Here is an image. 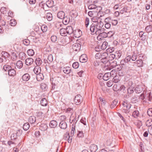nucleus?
Returning a JSON list of instances; mask_svg holds the SVG:
<instances>
[{"label":"nucleus","mask_w":152,"mask_h":152,"mask_svg":"<svg viewBox=\"0 0 152 152\" xmlns=\"http://www.w3.org/2000/svg\"><path fill=\"white\" fill-rule=\"evenodd\" d=\"M123 107L122 108V111L123 113H128L130 112L131 105L126 102H124L122 104Z\"/></svg>","instance_id":"nucleus-1"},{"label":"nucleus","mask_w":152,"mask_h":152,"mask_svg":"<svg viewBox=\"0 0 152 152\" xmlns=\"http://www.w3.org/2000/svg\"><path fill=\"white\" fill-rule=\"evenodd\" d=\"M83 101V97L80 95H77L75 97L74 102L75 104L78 105L80 104Z\"/></svg>","instance_id":"nucleus-2"},{"label":"nucleus","mask_w":152,"mask_h":152,"mask_svg":"<svg viewBox=\"0 0 152 152\" xmlns=\"http://www.w3.org/2000/svg\"><path fill=\"white\" fill-rule=\"evenodd\" d=\"M73 33L75 37L79 38L80 37L81 35L82 32L80 30L77 29L74 31Z\"/></svg>","instance_id":"nucleus-3"},{"label":"nucleus","mask_w":152,"mask_h":152,"mask_svg":"<svg viewBox=\"0 0 152 152\" xmlns=\"http://www.w3.org/2000/svg\"><path fill=\"white\" fill-rule=\"evenodd\" d=\"M80 47L81 45L80 44L76 43L73 45L72 48L75 51H77L80 49Z\"/></svg>","instance_id":"nucleus-4"},{"label":"nucleus","mask_w":152,"mask_h":152,"mask_svg":"<svg viewBox=\"0 0 152 152\" xmlns=\"http://www.w3.org/2000/svg\"><path fill=\"white\" fill-rule=\"evenodd\" d=\"M107 36V33L106 32H104L103 31L101 33L100 35H98L97 36V38L98 40H100L102 39V38L106 37Z\"/></svg>","instance_id":"nucleus-5"},{"label":"nucleus","mask_w":152,"mask_h":152,"mask_svg":"<svg viewBox=\"0 0 152 152\" xmlns=\"http://www.w3.org/2000/svg\"><path fill=\"white\" fill-rule=\"evenodd\" d=\"M90 30L91 32V34L92 35L95 34V31L98 29V28L96 27L95 25L93 24H92L90 27Z\"/></svg>","instance_id":"nucleus-6"},{"label":"nucleus","mask_w":152,"mask_h":152,"mask_svg":"<svg viewBox=\"0 0 152 152\" xmlns=\"http://www.w3.org/2000/svg\"><path fill=\"white\" fill-rule=\"evenodd\" d=\"M59 126L62 129H65L67 127L66 123L65 121H61L59 124Z\"/></svg>","instance_id":"nucleus-7"},{"label":"nucleus","mask_w":152,"mask_h":152,"mask_svg":"<svg viewBox=\"0 0 152 152\" xmlns=\"http://www.w3.org/2000/svg\"><path fill=\"white\" fill-rule=\"evenodd\" d=\"M80 61L82 63L85 62L87 61V58L85 54H83L80 57Z\"/></svg>","instance_id":"nucleus-8"},{"label":"nucleus","mask_w":152,"mask_h":152,"mask_svg":"<svg viewBox=\"0 0 152 152\" xmlns=\"http://www.w3.org/2000/svg\"><path fill=\"white\" fill-rule=\"evenodd\" d=\"M30 77L29 74L26 73L22 76V78L23 81H27L29 80Z\"/></svg>","instance_id":"nucleus-9"},{"label":"nucleus","mask_w":152,"mask_h":152,"mask_svg":"<svg viewBox=\"0 0 152 152\" xmlns=\"http://www.w3.org/2000/svg\"><path fill=\"white\" fill-rule=\"evenodd\" d=\"M66 29L67 34H69L72 33L74 31L72 27L71 26H67Z\"/></svg>","instance_id":"nucleus-10"},{"label":"nucleus","mask_w":152,"mask_h":152,"mask_svg":"<svg viewBox=\"0 0 152 152\" xmlns=\"http://www.w3.org/2000/svg\"><path fill=\"white\" fill-rule=\"evenodd\" d=\"M33 59L31 58H29L26 60L25 64L27 65H30L33 63Z\"/></svg>","instance_id":"nucleus-11"},{"label":"nucleus","mask_w":152,"mask_h":152,"mask_svg":"<svg viewBox=\"0 0 152 152\" xmlns=\"http://www.w3.org/2000/svg\"><path fill=\"white\" fill-rule=\"evenodd\" d=\"M58 123L56 121H51L49 124L50 126L52 128H55L57 126Z\"/></svg>","instance_id":"nucleus-12"},{"label":"nucleus","mask_w":152,"mask_h":152,"mask_svg":"<svg viewBox=\"0 0 152 152\" xmlns=\"http://www.w3.org/2000/svg\"><path fill=\"white\" fill-rule=\"evenodd\" d=\"M90 149L91 152H95L98 149L97 145H91L90 147Z\"/></svg>","instance_id":"nucleus-13"},{"label":"nucleus","mask_w":152,"mask_h":152,"mask_svg":"<svg viewBox=\"0 0 152 152\" xmlns=\"http://www.w3.org/2000/svg\"><path fill=\"white\" fill-rule=\"evenodd\" d=\"M57 15L59 18L63 19L65 17V13L63 11H60L58 12Z\"/></svg>","instance_id":"nucleus-14"},{"label":"nucleus","mask_w":152,"mask_h":152,"mask_svg":"<svg viewBox=\"0 0 152 152\" xmlns=\"http://www.w3.org/2000/svg\"><path fill=\"white\" fill-rule=\"evenodd\" d=\"M34 72L36 74L40 73L41 72V68L39 66H35L34 69Z\"/></svg>","instance_id":"nucleus-15"},{"label":"nucleus","mask_w":152,"mask_h":152,"mask_svg":"<svg viewBox=\"0 0 152 152\" xmlns=\"http://www.w3.org/2000/svg\"><path fill=\"white\" fill-rule=\"evenodd\" d=\"M139 37L141 38V40L143 41L145 40L146 38L145 33L142 31H141L139 32Z\"/></svg>","instance_id":"nucleus-16"},{"label":"nucleus","mask_w":152,"mask_h":152,"mask_svg":"<svg viewBox=\"0 0 152 152\" xmlns=\"http://www.w3.org/2000/svg\"><path fill=\"white\" fill-rule=\"evenodd\" d=\"M36 79L38 81H40L44 79V76L42 73L41 72L37 74Z\"/></svg>","instance_id":"nucleus-17"},{"label":"nucleus","mask_w":152,"mask_h":152,"mask_svg":"<svg viewBox=\"0 0 152 152\" xmlns=\"http://www.w3.org/2000/svg\"><path fill=\"white\" fill-rule=\"evenodd\" d=\"M16 74V71L14 69H11L9 70L8 75L10 76L13 77Z\"/></svg>","instance_id":"nucleus-18"},{"label":"nucleus","mask_w":152,"mask_h":152,"mask_svg":"<svg viewBox=\"0 0 152 152\" xmlns=\"http://www.w3.org/2000/svg\"><path fill=\"white\" fill-rule=\"evenodd\" d=\"M63 72L65 74H69L71 71V69L69 67H64L63 69Z\"/></svg>","instance_id":"nucleus-19"},{"label":"nucleus","mask_w":152,"mask_h":152,"mask_svg":"<svg viewBox=\"0 0 152 152\" xmlns=\"http://www.w3.org/2000/svg\"><path fill=\"white\" fill-rule=\"evenodd\" d=\"M39 129L42 131L46 130L48 129V126L46 124H42L39 126Z\"/></svg>","instance_id":"nucleus-20"},{"label":"nucleus","mask_w":152,"mask_h":152,"mask_svg":"<svg viewBox=\"0 0 152 152\" xmlns=\"http://www.w3.org/2000/svg\"><path fill=\"white\" fill-rule=\"evenodd\" d=\"M60 33L61 35L63 36H65L67 34L66 29L63 28L60 29Z\"/></svg>","instance_id":"nucleus-21"},{"label":"nucleus","mask_w":152,"mask_h":152,"mask_svg":"<svg viewBox=\"0 0 152 152\" xmlns=\"http://www.w3.org/2000/svg\"><path fill=\"white\" fill-rule=\"evenodd\" d=\"M36 118L34 116L30 117L28 119V121L31 124L34 123L36 121Z\"/></svg>","instance_id":"nucleus-22"},{"label":"nucleus","mask_w":152,"mask_h":152,"mask_svg":"<svg viewBox=\"0 0 152 152\" xmlns=\"http://www.w3.org/2000/svg\"><path fill=\"white\" fill-rule=\"evenodd\" d=\"M47 6L49 7H51L53 5V1L51 0H49L46 2Z\"/></svg>","instance_id":"nucleus-23"},{"label":"nucleus","mask_w":152,"mask_h":152,"mask_svg":"<svg viewBox=\"0 0 152 152\" xmlns=\"http://www.w3.org/2000/svg\"><path fill=\"white\" fill-rule=\"evenodd\" d=\"M72 136H70L69 134H66V136L65 137V139L68 140L69 143H71L72 141Z\"/></svg>","instance_id":"nucleus-24"},{"label":"nucleus","mask_w":152,"mask_h":152,"mask_svg":"<svg viewBox=\"0 0 152 152\" xmlns=\"http://www.w3.org/2000/svg\"><path fill=\"white\" fill-rule=\"evenodd\" d=\"M142 90V88L141 86H137L135 89L136 93L137 94L140 93Z\"/></svg>","instance_id":"nucleus-25"},{"label":"nucleus","mask_w":152,"mask_h":152,"mask_svg":"<svg viewBox=\"0 0 152 152\" xmlns=\"http://www.w3.org/2000/svg\"><path fill=\"white\" fill-rule=\"evenodd\" d=\"M34 62L37 66H39L42 63V60L39 58H36Z\"/></svg>","instance_id":"nucleus-26"},{"label":"nucleus","mask_w":152,"mask_h":152,"mask_svg":"<svg viewBox=\"0 0 152 152\" xmlns=\"http://www.w3.org/2000/svg\"><path fill=\"white\" fill-rule=\"evenodd\" d=\"M103 25L104 24L103 22H102L100 20L98 21L97 23L96 24V27L97 28L99 27V28H102L103 26Z\"/></svg>","instance_id":"nucleus-27"},{"label":"nucleus","mask_w":152,"mask_h":152,"mask_svg":"<svg viewBox=\"0 0 152 152\" xmlns=\"http://www.w3.org/2000/svg\"><path fill=\"white\" fill-rule=\"evenodd\" d=\"M110 77L109 72L106 73L103 76V79L104 80H107L109 79Z\"/></svg>","instance_id":"nucleus-28"},{"label":"nucleus","mask_w":152,"mask_h":152,"mask_svg":"<svg viewBox=\"0 0 152 152\" xmlns=\"http://www.w3.org/2000/svg\"><path fill=\"white\" fill-rule=\"evenodd\" d=\"M59 78L58 77H55L53 79L52 81V84H53L54 85L56 86L59 83Z\"/></svg>","instance_id":"nucleus-29"},{"label":"nucleus","mask_w":152,"mask_h":152,"mask_svg":"<svg viewBox=\"0 0 152 152\" xmlns=\"http://www.w3.org/2000/svg\"><path fill=\"white\" fill-rule=\"evenodd\" d=\"M63 23L64 25H67L69 22V19L67 18V17H66L63 18Z\"/></svg>","instance_id":"nucleus-30"},{"label":"nucleus","mask_w":152,"mask_h":152,"mask_svg":"<svg viewBox=\"0 0 152 152\" xmlns=\"http://www.w3.org/2000/svg\"><path fill=\"white\" fill-rule=\"evenodd\" d=\"M118 101L116 100H115L113 101L111 104L110 105V107L111 108H113L114 107H115L117 104Z\"/></svg>","instance_id":"nucleus-31"},{"label":"nucleus","mask_w":152,"mask_h":152,"mask_svg":"<svg viewBox=\"0 0 152 152\" xmlns=\"http://www.w3.org/2000/svg\"><path fill=\"white\" fill-rule=\"evenodd\" d=\"M48 104V102L46 99L44 98L42 99L41 101V105L43 106H46Z\"/></svg>","instance_id":"nucleus-32"},{"label":"nucleus","mask_w":152,"mask_h":152,"mask_svg":"<svg viewBox=\"0 0 152 152\" xmlns=\"http://www.w3.org/2000/svg\"><path fill=\"white\" fill-rule=\"evenodd\" d=\"M16 65L17 67L19 69L21 68L23 65L22 62L21 61H18L16 63Z\"/></svg>","instance_id":"nucleus-33"},{"label":"nucleus","mask_w":152,"mask_h":152,"mask_svg":"<svg viewBox=\"0 0 152 152\" xmlns=\"http://www.w3.org/2000/svg\"><path fill=\"white\" fill-rule=\"evenodd\" d=\"M103 31V30L102 29L99 28H98V29H97L96 31H95V34L96 35H100L101 33Z\"/></svg>","instance_id":"nucleus-34"},{"label":"nucleus","mask_w":152,"mask_h":152,"mask_svg":"<svg viewBox=\"0 0 152 152\" xmlns=\"http://www.w3.org/2000/svg\"><path fill=\"white\" fill-rule=\"evenodd\" d=\"M40 87L42 90L45 91L48 88V87L47 85L44 83H41L40 85Z\"/></svg>","instance_id":"nucleus-35"},{"label":"nucleus","mask_w":152,"mask_h":152,"mask_svg":"<svg viewBox=\"0 0 152 152\" xmlns=\"http://www.w3.org/2000/svg\"><path fill=\"white\" fill-rule=\"evenodd\" d=\"M139 112L137 110L134 111L132 113V115L135 118H137L138 116H139Z\"/></svg>","instance_id":"nucleus-36"},{"label":"nucleus","mask_w":152,"mask_h":152,"mask_svg":"<svg viewBox=\"0 0 152 152\" xmlns=\"http://www.w3.org/2000/svg\"><path fill=\"white\" fill-rule=\"evenodd\" d=\"M18 132H20L19 130H18L16 133H13L11 136V140H14L16 139L17 138L18 135L17 134V133L18 134Z\"/></svg>","instance_id":"nucleus-37"},{"label":"nucleus","mask_w":152,"mask_h":152,"mask_svg":"<svg viewBox=\"0 0 152 152\" xmlns=\"http://www.w3.org/2000/svg\"><path fill=\"white\" fill-rule=\"evenodd\" d=\"M126 86L129 87H134V85H133V82L131 81H129L126 84Z\"/></svg>","instance_id":"nucleus-38"},{"label":"nucleus","mask_w":152,"mask_h":152,"mask_svg":"<svg viewBox=\"0 0 152 152\" xmlns=\"http://www.w3.org/2000/svg\"><path fill=\"white\" fill-rule=\"evenodd\" d=\"M30 127V125L28 123H25L23 126V129L25 130H28Z\"/></svg>","instance_id":"nucleus-39"},{"label":"nucleus","mask_w":152,"mask_h":152,"mask_svg":"<svg viewBox=\"0 0 152 152\" xmlns=\"http://www.w3.org/2000/svg\"><path fill=\"white\" fill-rule=\"evenodd\" d=\"M75 125L72 124V129L70 133V135L71 136H73L74 135L75 132Z\"/></svg>","instance_id":"nucleus-40"},{"label":"nucleus","mask_w":152,"mask_h":152,"mask_svg":"<svg viewBox=\"0 0 152 152\" xmlns=\"http://www.w3.org/2000/svg\"><path fill=\"white\" fill-rule=\"evenodd\" d=\"M146 124L148 126H151L152 125V119H150L147 120L146 122Z\"/></svg>","instance_id":"nucleus-41"},{"label":"nucleus","mask_w":152,"mask_h":152,"mask_svg":"<svg viewBox=\"0 0 152 152\" xmlns=\"http://www.w3.org/2000/svg\"><path fill=\"white\" fill-rule=\"evenodd\" d=\"M47 18L48 21H50L52 19V15L50 13H48L47 14Z\"/></svg>","instance_id":"nucleus-42"},{"label":"nucleus","mask_w":152,"mask_h":152,"mask_svg":"<svg viewBox=\"0 0 152 152\" xmlns=\"http://www.w3.org/2000/svg\"><path fill=\"white\" fill-rule=\"evenodd\" d=\"M27 53L30 56H33L34 53V50L31 49H30L28 50Z\"/></svg>","instance_id":"nucleus-43"},{"label":"nucleus","mask_w":152,"mask_h":152,"mask_svg":"<svg viewBox=\"0 0 152 152\" xmlns=\"http://www.w3.org/2000/svg\"><path fill=\"white\" fill-rule=\"evenodd\" d=\"M53 60V56L52 54H50L48 55V61L47 62L49 63L50 62H51Z\"/></svg>","instance_id":"nucleus-44"},{"label":"nucleus","mask_w":152,"mask_h":152,"mask_svg":"<svg viewBox=\"0 0 152 152\" xmlns=\"http://www.w3.org/2000/svg\"><path fill=\"white\" fill-rule=\"evenodd\" d=\"M108 46V43L107 42H104L103 43L101 48L102 49L104 50L107 48Z\"/></svg>","instance_id":"nucleus-45"},{"label":"nucleus","mask_w":152,"mask_h":152,"mask_svg":"<svg viewBox=\"0 0 152 152\" xmlns=\"http://www.w3.org/2000/svg\"><path fill=\"white\" fill-rule=\"evenodd\" d=\"M113 90L115 91H117L120 90V86L117 84H114L113 87Z\"/></svg>","instance_id":"nucleus-46"},{"label":"nucleus","mask_w":152,"mask_h":152,"mask_svg":"<svg viewBox=\"0 0 152 152\" xmlns=\"http://www.w3.org/2000/svg\"><path fill=\"white\" fill-rule=\"evenodd\" d=\"M78 133L77 134V136L79 137H82L84 136V134L82 131L79 130L78 131Z\"/></svg>","instance_id":"nucleus-47"},{"label":"nucleus","mask_w":152,"mask_h":152,"mask_svg":"<svg viewBox=\"0 0 152 152\" xmlns=\"http://www.w3.org/2000/svg\"><path fill=\"white\" fill-rule=\"evenodd\" d=\"M17 23V22L14 19H11L10 22V24L12 26H15Z\"/></svg>","instance_id":"nucleus-48"},{"label":"nucleus","mask_w":152,"mask_h":152,"mask_svg":"<svg viewBox=\"0 0 152 152\" xmlns=\"http://www.w3.org/2000/svg\"><path fill=\"white\" fill-rule=\"evenodd\" d=\"M1 54L2 56L5 58L8 57L9 56V55L8 53L5 52H2Z\"/></svg>","instance_id":"nucleus-49"},{"label":"nucleus","mask_w":152,"mask_h":152,"mask_svg":"<svg viewBox=\"0 0 152 152\" xmlns=\"http://www.w3.org/2000/svg\"><path fill=\"white\" fill-rule=\"evenodd\" d=\"M136 125H137V127L138 128H140V127L142 126V124L141 121L139 120H137L135 122Z\"/></svg>","instance_id":"nucleus-50"},{"label":"nucleus","mask_w":152,"mask_h":152,"mask_svg":"<svg viewBox=\"0 0 152 152\" xmlns=\"http://www.w3.org/2000/svg\"><path fill=\"white\" fill-rule=\"evenodd\" d=\"M145 31L147 32H149L152 30V27L151 25H149L145 28Z\"/></svg>","instance_id":"nucleus-51"},{"label":"nucleus","mask_w":152,"mask_h":152,"mask_svg":"<svg viewBox=\"0 0 152 152\" xmlns=\"http://www.w3.org/2000/svg\"><path fill=\"white\" fill-rule=\"evenodd\" d=\"M101 59L106 58L108 56V54L107 53H101Z\"/></svg>","instance_id":"nucleus-52"},{"label":"nucleus","mask_w":152,"mask_h":152,"mask_svg":"<svg viewBox=\"0 0 152 152\" xmlns=\"http://www.w3.org/2000/svg\"><path fill=\"white\" fill-rule=\"evenodd\" d=\"M47 28H47V26H46L45 25H42L41 26V30H42V31L43 32H46L47 31Z\"/></svg>","instance_id":"nucleus-53"},{"label":"nucleus","mask_w":152,"mask_h":152,"mask_svg":"<svg viewBox=\"0 0 152 152\" xmlns=\"http://www.w3.org/2000/svg\"><path fill=\"white\" fill-rule=\"evenodd\" d=\"M136 64L138 66L140 67L143 65L142 61L140 60H138L136 61Z\"/></svg>","instance_id":"nucleus-54"},{"label":"nucleus","mask_w":152,"mask_h":152,"mask_svg":"<svg viewBox=\"0 0 152 152\" xmlns=\"http://www.w3.org/2000/svg\"><path fill=\"white\" fill-rule=\"evenodd\" d=\"M134 87H129L127 89V93L128 94H131L133 93L134 90L133 88Z\"/></svg>","instance_id":"nucleus-55"},{"label":"nucleus","mask_w":152,"mask_h":152,"mask_svg":"<svg viewBox=\"0 0 152 152\" xmlns=\"http://www.w3.org/2000/svg\"><path fill=\"white\" fill-rule=\"evenodd\" d=\"M119 77L118 76H115L113 79V82L115 83H117L119 81Z\"/></svg>","instance_id":"nucleus-56"},{"label":"nucleus","mask_w":152,"mask_h":152,"mask_svg":"<svg viewBox=\"0 0 152 152\" xmlns=\"http://www.w3.org/2000/svg\"><path fill=\"white\" fill-rule=\"evenodd\" d=\"M79 66V64L78 62H74L72 64V67L75 69L77 68Z\"/></svg>","instance_id":"nucleus-57"},{"label":"nucleus","mask_w":152,"mask_h":152,"mask_svg":"<svg viewBox=\"0 0 152 152\" xmlns=\"http://www.w3.org/2000/svg\"><path fill=\"white\" fill-rule=\"evenodd\" d=\"M96 7V6L94 4H90L88 7V9L90 10L95 9Z\"/></svg>","instance_id":"nucleus-58"},{"label":"nucleus","mask_w":152,"mask_h":152,"mask_svg":"<svg viewBox=\"0 0 152 152\" xmlns=\"http://www.w3.org/2000/svg\"><path fill=\"white\" fill-rule=\"evenodd\" d=\"M110 65L113 68L115 67L116 66H118V65L117 64V62L115 61H113L111 64Z\"/></svg>","instance_id":"nucleus-59"},{"label":"nucleus","mask_w":152,"mask_h":152,"mask_svg":"<svg viewBox=\"0 0 152 152\" xmlns=\"http://www.w3.org/2000/svg\"><path fill=\"white\" fill-rule=\"evenodd\" d=\"M11 69V66L8 65H5L3 67V69L5 71L7 70L9 71Z\"/></svg>","instance_id":"nucleus-60"},{"label":"nucleus","mask_w":152,"mask_h":152,"mask_svg":"<svg viewBox=\"0 0 152 152\" xmlns=\"http://www.w3.org/2000/svg\"><path fill=\"white\" fill-rule=\"evenodd\" d=\"M115 55L113 54H110L109 56V59L110 60H112L115 57Z\"/></svg>","instance_id":"nucleus-61"},{"label":"nucleus","mask_w":152,"mask_h":152,"mask_svg":"<svg viewBox=\"0 0 152 152\" xmlns=\"http://www.w3.org/2000/svg\"><path fill=\"white\" fill-rule=\"evenodd\" d=\"M115 70H113L111 71V72L109 73V75L110 76L112 77H115Z\"/></svg>","instance_id":"nucleus-62"},{"label":"nucleus","mask_w":152,"mask_h":152,"mask_svg":"<svg viewBox=\"0 0 152 152\" xmlns=\"http://www.w3.org/2000/svg\"><path fill=\"white\" fill-rule=\"evenodd\" d=\"M57 37L55 36H52L51 37V39L52 42H55L57 40Z\"/></svg>","instance_id":"nucleus-63"},{"label":"nucleus","mask_w":152,"mask_h":152,"mask_svg":"<svg viewBox=\"0 0 152 152\" xmlns=\"http://www.w3.org/2000/svg\"><path fill=\"white\" fill-rule=\"evenodd\" d=\"M111 23L113 25L116 26L118 24V21L116 20H112L111 21Z\"/></svg>","instance_id":"nucleus-64"}]
</instances>
